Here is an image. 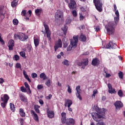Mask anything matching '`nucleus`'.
<instances>
[{
  "mask_svg": "<svg viewBox=\"0 0 125 125\" xmlns=\"http://www.w3.org/2000/svg\"><path fill=\"white\" fill-rule=\"evenodd\" d=\"M31 113L33 116L34 119L36 122H39V116H38V114L35 112V111L34 110H31Z\"/></svg>",
  "mask_w": 125,
  "mask_h": 125,
  "instance_id": "aec40b11",
  "label": "nucleus"
},
{
  "mask_svg": "<svg viewBox=\"0 0 125 125\" xmlns=\"http://www.w3.org/2000/svg\"><path fill=\"white\" fill-rule=\"evenodd\" d=\"M62 64L63 65H65V66H66L67 67H68V66H70V62H69V61H68L67 60L65 59L62 62Z\"/></svg>",
  "mask_w": 125,
  "mask_h": 125,
  "instance_id": "cd10ccee",
  "label": "nucleus"
},
{
  "mask_svg": "<svg viewBox=\"0 0 125 125\" xmlns=\"http://www.w3.org/2000/svg\"><path fill=\"white\" fill-rule=\"evenodd\" d=\"M0 42L2 44H4V41L2 40V38H1V34L0 33Z\"/></svg>",
  "mask_w": 125,
  "mask_h": 125,
  "instance_id": "c03bdc74",
  "label": "nucleus"
},
{
  "mask_svg": "<svg viewBox=\"0 0 125 125\" xmlns=\"http://www.w3.org/2000/svg\"><path fill=\"white\" fill-rule=\"evenodd\" d=\"M19 97L22 102H24V103L28 102V99L25 96V95L21 93L19 95Z\"/></svg>",
  "mask_w": 125,
  "mask_h": 125,
  "instance_id": "dca6fc26",
  "label": "nucleus"
},
{
  "mask_svg": "<svg viewBox=\"0 0 125 125\" xmlns=\"http://www.w3.org/2000/svg\"><path fill=\"white\" fill-rule=\"evenodd\" d=\"M18 1H19V0H14L11 3V6L16 7L17 4H18Z\"/></svg>",
  "mask_w": 125,
  "mask_h": 125,
  "instance_id": "393cba45",
  "label": "nucleus"
},
{
  "mask_svg": "<svg viewBox=\"0 0 125 125\" xmlns=\"http://www.w3.org/2000/svg\"><path fill=\"white\" fill-rule=\"evenodd\" d=\"M80 40L81 42H85V41H86V37H85V36L81 34Z\"/></svg>",
  "mask_w": 125,
  "mask_h": 125,
  "instance_id": "2f4dec72",
  "label": "nucleus"
},
{
  "mask_svg": "<svg viewBox=\"0 0 125 125\" xmlns=\"http://www.w3.org/2000/svg\"><path fill=\"white\" fill-rule=\"evenodd\" d=\"M21 15H23V16H26V10L22 11Z\"/></svg>",
  "mask_w": 125,
  "mask_h": 125,
  "instance_id": "052dcab7",
  "label": "nucleus"
},
{
  "mask_svg": "<svg viewBox=\"0 0 125 125\" xmlns=\"http://www.w3.org/2000/svg\"><path fill=\"white\" fill-rule=\"evenodd\" d=\"M118 94L120 97H123L124 94L123 93V91L122 90H119L118 92Z\"/></svg>",
  "mask_w": 125,
  "mask_h": 125,
  "instance_id": "e433bc0d",
  "label": "nucleus"
},
{
  "mask_svg": "<svg viewBox=\"0 0 125 125\" xmlns=\"http://www.w3.org/2000/svg\"><path fill=\"white\" fill-rule=\"evenodd\" d=\"M43 88V86L42 85L39 84L37 86L38 89H42V88Z\"/></svg>",
  "mask_w": 125,
  "mask_h": 125,
  "instance_id": "864d4df0",
  "label": "nucleus"
},
{
  "mask_svg": "<svg viewBox=\"0 0 125 125\" xmlns=\"http://www.w3.org/2000/svg\"><path fill=\"white\" fill-rule=\"evenodd\" d=\"M120 17H114V21H115V23L117 24V23H118V21H119V18Z\"/></svg>",
  "mask_w": 125,
  "mask_h": 125,
  "instance_id": "603ef678",
  "label": "nucleus"
},
{
  "mask_svg": "<svg viewBox=\"0 0 125 125\" xmlns=\"http://www.w3.org/2000/svg\"><path fill=\"white\" fill-rule=\"evenodd\" d=\"M14 38L15 40H18V39H20V40L21 41H26L27 39H28V36L25 35L24 33H19L18 34H15L14 36Z\"/></svg>",
  "mask_w": 125,
  "mask_h": 125,
  "instance_id": "20e7f679",
  "label": "nucleus"
},
{
  "mask_svg": "<svg viewBox=\"0 0 125 125\" xmlns=\"http://www.w3.org/2000/svg\"><path fill=\"white\" fill-rule=\"evenodd\" d=\"M4 80L2 78H0V83H3Z\"/></svg>",
  "mask_w": 125,
  "mask_h": 125,
  "instance_id": "0e129e2a",
  "label": "nucleus"
},
{
  "mask_svg": "<svg viewBox=\"0 0 125 125\" xmlns=\"http://www.w3.org/2000/svg\"><path fill=\"white\" fill-rule=\"evenodd\" d=\"M62 31H63L64 35L66 36V34H67V31H68V26L66 25H64L63 27L62 28Z\"/></svg>",
  "mask_w": 125,
  "mask_h": 125,
  "instance_id": "bb28decb",
  "label": "nucleus"
},
{
  "mask_svg": "<svg viewBox=\"0 0 125 125\" xmlns=\"http://www.w3.org/2000/svg\"><path fill=\"white\" fill-rule=\"evenodd\" d=\"M73 40H71L70 44L67 48V51H71L73 48H76L77 45H78L79 36H73Z\"/></svg>",
  "mask_w": 125,
  "mask_h": 125,
  "instance_id": "f03ea898",
  "label": "nucleus"
},
{
  "mask_svg": "<svg viewBox=\"0 0 125 125\" xmlns=\"http://www.w3.org/2000/svg\"><path fill=\"white\" fill-rule=\"evenodd\" d=\"M95 30L96 32H98V31L100 30V28L99 27V26H98L96 27V28H95Z\"/></svg>",
  "mask_w": 125,
  "mask_h": 125,
  "instance_id": "680f3d73",
  "label": "nucleus"
},
{
  "mask_svg": "<svg viewBox=\"0 0 125 125\" xmlns=\"http://www.w3.org/2000/svg\"><path fill=\"white\" fill-rule=\"evenodd\" d=\"M13 23L14 25H18V20L17 19L13 20Z\"/></svg>",
  "mask_w": 125,
  "mask_h": 125,
  "instance_id": "79ce46f5",
  "label": "nucleus"
},
{
  "mask_svg": "<svg viewBox=\"0 0 125 125\" xmlns=\"http://www.w3.org/2000/svg\"><path fill=\"white\" fill-rule=\"evenodd\" d=\"M43 26L45 28V32L43 31H42V32L43 34H45L46 33L48 41H49L50 42H51V38L50 37L51 33H50V30H49V27H48V25H47L45 23H43Z\"/></svg>",
  "mask_w": 125,
  "mask_h": 125,
  "instance_id": "39448f33",
  "label": "nucleus"
},
{
  "mask_svg": "<svg viewBox=\"0 0 125 125\" xmlns=\"http://www.w3.org/2000/svg\"><path fill=\"white\" fill-rule=\"evenodd\" d=\"M80 9L82 11H83V12L85 11V9H84V8H83V7H81Z\"/></svg>",
  "mask_w": 125,
  "mask_h": 125,
  "instance_id": "338daca9",
  "label": "nucleus"
},
{
  "mask_svg": "<svg viewBox=\"0 0 125 125\" xmlns=\"http://www.w3.org/2000/svg\"><path fill=\"white\" fill-rule=\"evenodd\" d=\"M21 89L22 92H26V88H25V87L23 86L21 87Z\"/></svg>",
  "mask_w": 125,
  "mask_h": 125,
  "instance_id": "13d9d810",
  "label": "nucleus"
},
{
  "mask_svg": "<svg viewBox=\"0 0 125 125\" xmlns=\"http://www.w3.org/2000/svg\"><path fill=\"white\" fill-rule=\"evenodd\" d=\"M97 92H98V91H97V89L94 90L93 92V94L92 95V98H95V94H97Z\"/></svg>",
  "mask_w": 125,
  "mask_h": 125,
  "instance_id": "4c0bfd02",
  "label": "nucleus"
},
{
  "mask_svg": "<svg viewBox=\"0 0 125 125\" xmlns=\"http://www.w3.org/2000/svg\"><path fill=\"white\" fill-rule=\"evenodd\" d=\"M13 46H14V41L13 40H10L8 42V47L9 50H13Z\"/></svg>",
  "mask_w": 125,
  "mask_h": 125,
  "instance_id": "a211bd4d",
  "label": "nucleus"
},
{
  "mask_svg": "<svg viewBox=\"0 0 125 125\" xmlns=\"http://www.w3.org/2000/svg\"><path fill=\"white\" fill-rule=\"evenodd\" d=\"M105 78H110L111 77V74L107 73L106 71H105Z\"/></svg>",
  "mask_w": 125,
  "mask_h": 125,
  "instance_id": "5fc2aeb1",
  "label": "nucleus"
},
{
  "mask_svg": "<svg viewBox=\"0 0 125 125\" xmlns=\"http://www.w3.org/2000/svg\"><path fill=\"white\" fill-rule=\"evenodd\" d=\"M108 92L109 93H111V94H116L117 93V91H116V90L115 89H113V87H112V85L110 83L108 84Z\"/></svg>",
  "mask_w": 125,
  "mask_h": 125,
  "instance_id": "2eb2a0df",
  "label": "nucleus"
},
{
  "mask_svg": "<svg viewBox=\"0 0 125 125\" xmlns=\"http://www.w3.org/2000/svg\"><path fill=\"white\" fill-rule=\"evenodd\" d=\"M39 108H40V106L34 105V110H35L36 113H38V114L40 113V109H39Z\"/></svg>",
  "mask_w": 125,
  "mask_h": 125,
  "instance_id": "c9c22d12",
  "label": "nucleus"
},
{
  "mask_svg": "<svg viewBox=\"0 0 125 125\" xmlns=\"http://www.w3.org/2000/svg\"><path fill=\"white\" fill-rule=\"evenodd\" d=\"M62 47V41L61 39H59L55 43L54 49L55 51H57V49Z\"/></svg>",
  "mask_w": 125,
  "mask_h": 125,
  "instance_id": "1a4fd4ad",
  "label": "nucleus"
},
{
  "mask_svg": "<svg viewBox=\"0 0 125 125\" xmlns=\"http://www.w3.org/2000/svg\"><path fill=\"white\" fill-rule=\"evenodd\" d=\"M55 18L57 20H62V18H63V12L58 10L55 14Z\"/></svg>",
  "mask_w": 125,
  "mask_h": 125,
  "instance_id": "9d476101",
  "label": "nucleus"
},
{
  "mask_svg": "<svg viewBox=\"0 0 125 125\" xmlns=\"http://www.w3.org/2000/svg\"><path fill=\"white\" fill-rule=\"evenodd\" d=\"M7 103L5 102H3V103H1V106L2 107V108H5V106H6V104Z\"/></svg>",
  "mask_w": 125,
  "mask_h": 125,
  "instance_id": "de8ad7c7",
  "label": "nucleus"
},
{
  "mask_svg": "<svg viewBox=\"0 0 125 125\" xmlns=\"http://www.w3.org/2000/svg\"><path fill=\"white\" fill-rule=\"evenodd\" d=\"M39 102L41 106H42V105H43V101L42 100H39Z\"/></svg>",
  "mask_w": 125,
  "mask_h": 125,
  "instance_id": "bf43d9fd",
  "label": "nucleus"
},
{
  "mask_svg": "<svg viewBox=\"0 0 125 125\" xmlns=\"http://www.w3.org/2000/svg\"><path fill=\"white\" fill-rule=\"evenodd\" d=\"M66 125H75V120L73 118H69L66 120L65 122Z\"/></svg>",
  "mask_w": 125,
  "mask_h": 125,
  "instance_id": "f3484780",
  "label": "nucleus"
},
{
  "mask_svg": "<svg viewBox=\"0 0 125 125\" xmlns=\"http://www.w3.org/2000/svg\"><path fill=\"white\" fill-rule=\"evenodd\" d=\"M105 109L102 108L99 112H93L91 113L92 117L96 122H99L100 119H105Z\"/></svg>",
  "mask_w": 125,
  "mask_h": 125,
  "instance_id": "f257e3e1",
  "label": "nucleus"
},
{
  "mask_svg": "<svg viewBox=\"0 0 125 125\" xmlns=\"http://www.w3.org/2000/svg\"><path fill=\"white\" fill-rule=\"evenodd\" d=\"M71 20L70 18H67V19L66 20V24H70L71 23Z\"/></svg>",
  "mask_w": 125,
  "mask_h": 125,
  "instance_id": "8fccbe9b",
  "label": "nucleus"
},
{
  "mask_svg": "<svg viewBox=\"0 0 125 125\" xmlns=\"http://www.w3.org/2000/svg\"><path fill=\"white\" fill-rule=\"evenodd\" d=\"M97 125H106L103 122H100L97 124Z\"/></svg>",
  "mask_w": 125,
  "mask_h": 125,
  "instance_id": "4d7b16f0",
  "label": "nucleus"
},
{
  "mask_svg": "<svg viewBox=\"0 0 125 125\" xmlns=\"http://www.w3.org/2000/svg\"><path fill=\"white\" fill-rule=\"evenodd\" d=\"M10 107L12 112H14L15 111V105L13 104L10 103Z\"/></svg>",
  "mask_w": 125,
  "mask_h": 125,
  "instance_id": "473e14b6",
  "label": "nucleus"
},
{
  "mask_svg": "<svg viewBox=\"0 0 125 125\" xmlns=\"http://www.w3.org/2000/svg\"><path fill=\"white\" fill-rule=\"evenodd\" d=\"M20 123H21V125H23V123H24V120L23 119H21Z\"/></svg>",
  "mask_w": 125,
  "mask_h": 125,
  "instance_id": "69168bd1",
  "label": "nucleus"
},
{
  "mask_svg": "<svg viewBox=\"0 0 125 125\" xmlns=\"http://www.w3.org/2000/svg\"><path fill=\"white\" fill-rule=\"evenodd\" d=\"M42 10L41 9H37L35 10V13L37 16H40L42 14Z\"/></svg>",
  "mask_w": 125,
  "mask_h": 125,
  "instance_id": "c756f323",
  "label": "nucleus"
},
{
  "mask_svg": "<svg viewBox=\"0 0 125 125\" xmlns=\"http://www.w3.org/2000/svg\"><path fill=\"white\" fill-rule=\"evenodd\" d=\"M105 29L108 35H114L115 33V24H114V22H110L107 23L105 26Z\"/></svg>",
  "mask_w": 125,
  "mask_h": 125,
  "instance_id": "7ed1b4c3",
  "label": "nucleus"
},
{
  "mask_svg": "<svg viewBox=\"0 0 125 125\" xmlns=\"http://www.w3.org/2000/svg\"><path fill=\"white\" fill-rule=\"evenodd\" d=\"M34 44H35V47H38V46L39 45V44H40V41H39L38 38L34 37Z\"/></svg>",
  "mask_w": 125,
  "mask_h": 125,
  "instance_id": "a878e982",
  "label": "nucleus"
},
{
  "mask_svg": "<svg viewBox=\"0 0 125 125\" xmlns=\"http://www.w3.org/2000/svg\"><path fill=\"white\" fill-rule=\"evenodd\" d=\"M72 13L73 16L74 17H76V16L77 15V11L73 10V11H72Z\"/></svg>",
  "mask_w": 125,
  "mask_h": 125,
  "instance_id": "37998d69",
  "label": "nucleus"
},
{
  "mask_svg": "<svg viewBox=\"0 0 125 125\" xmlns=\"http://www.w3.org/2000/svg\"><path fill=\"white\" fill-rule=\"evenodd\" d=\"M93 3L96 6V9L99 12L102 11V2L101 0H93Z\"/></svg>",
  "mask_w": 125,
  "mask_h": 125,
  "instance_id": "423d86ee",
  "label": "nucleus"
},
{
  "mask_svg": "<svg viewBox=\"0 0 125 125\" xmlns=\"http://www.w3.org/2000/svg\"><path fill=\"white\" fill-rule=\"evenodd\" d=\"M45 98L46 99H47V100H50V99L52 98V95L50 94L48 96H46Z\"/></svg>",
  "mask_w": 125,
  "mask_h": 125,
  "instance_id": "09e8293b",
  "label": "nucleus"
},
{
  "mask_svg": "<svg viewBox=\"0 0 125 125\" xmlns=\"http://www.w3.org/2000/svg\"><path fill=\"white\" fill-rule=\"evenodd\" d=\"M69 3L68 4V6L70 9H76L77 8V3L75 0H69Z\"/></svg>",
  "mask_w": 125,
  "mask_h": 125,
  "instance_id": "6e6552de",
  "label": "nucleus"
},
{
  "mask_svg": "<svg viewBox=\"0 0 125 125\" xmlns=\"http://www.w3.org/2000/svg\"><path fill=\"white\" fill-rule=\"evenodd\" d=\"M118 75L120 79H123L124 78V75L123 74V72H120L118 73Z\"/></svg>",
  "mask_w": 125,
  "mask_h": 125,
  "instance_id": "49530a36",
  "label": "nucleus"
},
{
  "mask_svg": "<svg viewBox=\"0 0 125 125\" xmlns=\"http://www.w3.org/2000/svg\"><path fill=\"white\" fill-rule=\"evenodd\" d=\"M45 85L48 86V87H50V86L51 85V83L50 82V80L48 79L46 81L45 83Z\"/></svg>",
  "mask_w": 125,
  "mask_h": 125,
  "instance_id": "f704fd0d",
  "label": "nucleus"
},
{
  "mask_svg": "<svg viewBox=\"0 0 125 125\" xmlns=\"http://www.w3.org/2000/svg\"><path fill=\"white\" fill-rule=\"evenodd\" d=\"M105 48H110L111 47L112 49H115L117 47V44L112 42H109L108 43L104 45Z\"/></svg>",
  "mask_w": 125,
  "mask_h": 125,
  "instance_id": "f8f14e48",
  "label": "nucleus"
},
{
  "mask_svg": "<svg viewBox=\"0 0 125 125\" xmlns=\"http://www.w3.org/2000/svg\"><path fill=\"white\" fill-rule=\"evenodd\" d=\"M78 66H82V69H85V66L88 65V60L87 59H83L81 62H77Z\"/></svg>",
  "mask_w": 125,
  "mask_h": 125,
  "instance_id": "0eeeda50",
  "label": "nucleus"
},
{
  "mask_svg": "<svg viewBox=\"0 0 125 125\" xmlns=\"http://www.w3.org/2000/svg\"><path fill=\"white\" fill-rule=\"evenodd\" d=\"M84 18V17H83V15H80V21H83V20Z\"/></svg>",
  "mask_w": 125,
  "mask_h": 125,
  "instance_id": "e2e57ef3",
  "label": "nucleus"
},
{
  "mask_svg": "<svg viewBox=\"0 0 125 125\" xmlns=\"http://www.w3.org/2000/svg\"><path fill=\"white\" fill-rule=\"evenodd\" d=\"M24 85L25 87L27 88L29 94H31V89H30V86H29V84H28V83H27L26 82H25Z\"/></svg>",
  "mask_w": 125,
  "mask_h": 125,
  "instance_id": "72a5a7b5",
  "label": "nucleus"
},
{
  "mask_svg": "<svg viewBox=\"0 0 125 125\" xmlns=\"http://www.w3.org/2000/svg\"><path fill=\"white\" fill-rule=\"evenodd\" d=\"M92 64L93 66H96V65H98L99 64V60L98 59H94L92 60Z\"/></svg>",
  "mask_w": 125,
  "mask_h": 125,
  "instance_id": "5701e85b",
  "label": "nucleus"
},
{
  "mask_svg": "<svg viewBox=\"0 0 125 125\" xmlns=\"http://www.w3.org/2000/svg\"><path fill=\"white\" fill-rule=\"evenodd\" d=\"M9 100V97L7 94H4L3 96V97H1V101L2 102H6L7 103V101Z\"/></svg>",
  "mask_w": 125,
  "mask_h": 125,
  "instance_id": "4be33fe9",
  "label": "nucleus"
},
{
  "mask_svg": "<svg viewBox=\"0 0 125 125\" xmlns=\"http://www.w3.org/2000/svg\"><path fill=\"white\" fill-rule=\"evenodd\" d=\"M40 77L41 79H42L43 81L46 80V75L44 74V73H42L40 74Z\"/></svg>",
  "mask_w": 125,
  "mask_h": 125,
  "instance_id": "7c9ffc66",
  "label": "nucleus"
},
{
  "mask_svg": "<svg viewBox=\"0 0 125 125\" xmlns=\"http://www.w3.org/2000/svg\"><path fill=\"white\" fill-rule=\"evenodd\" d=\"M16 68H17V69H21V64L17 63L16 64Z\"/></svg>",
  "mask_w": 125,
  "mask_h": 125,
  "instance_id": "a18cd8bd",
  "label": "nucleus"
},
{
  "mask_svg": "<svg viewBox=\"0 0 125 125\" xmlns=\"http://www.w3.org/2000/svg\"><path fill=\"white\" fill-rule=\"evenodd\" d=\"M68 89H67V91L69 93H72V89H71V87H70V85H67Z\"/></svg>",
  "mask_w": 125,
  "mask_h": 125,
  "instance_id": "3c124183",
  "label": "nucleus"
},
{
  "mask_svg": "<svg viewBox=\"0 0 125 125\" xmlns=\"http://www.w3.org/2000/svg\"><path fill=\"white\" fill-rule=\"evenodd\" d=\"M20 114L21 117H24L26 116V113L24 112V110L22 108L20 109Z\"/></svg>",
  "mask_w": 125,
  "mask_h": 125,
  "instance_id": "c85d7f7f",
  "label": "nucleus"
},
{
  "mask_svg": "<svg viewBox=\"0 0 125 125\" xmlns=\"http://www.w3.org/2000/svg\"><path fill=\"white\" fill-rule=\"evenodd\" d=\"M20 54L21 57H25L26 58V53L24 51H21L20 53Z\"/></svg>",
  "mask_w": 125,
  "mask_h": 125,
  "instance_id": "ea45409f",
  "label": "nucleus"
},
{
  "mask_svg": "<svg viewBox=\"0 0 125 125\" xmlns=\"http://www.w3.org/2000/svg\"><path fill=\"white\" fill-rule=\"evenodd\" d=\"M13 59L16 61H18V60H19V56H18V55H15L13 57Z\"/></svg>",
  "mask_w": 125,
  "mask_h": 125,
  "instance_id": "a19ab883",
  "label": "nucleus"
},
{
  "mask_svg": "<svg viewBox=\"0 0 125 125\" xmlns=\"http://www.w3.org/2000/svg\"><path fill=\"white\" fill-rule=\"evenodd\" d=\"M76 90L77 91L76 96L77 98H79L80 100H82V96H81V91H82V90L81 89V86L78 85L76 88Z\"/></svg>",
  "mask_w": 125,
  "mask_h": 125,
  "instance_id": "9b49d317",
  "label": "nucleus"
},
{
  "mask_svg": "<svg viewBox=\"0 0 125 125\" xmlns=\"http://www.w3.org/2000/svg\"><path fill=\"white\" fill-rule=\"evenodd\" d=\"M31 77H32V79H35L36 78H38V74H37V73H32L31 74Z\"/></svg>",
  "mask_w": 125,
  "mask_h": 125,
  "instance_id": "58836bf2",
  "label": "nucleus"
},
{
  "mask_svg": "<svg viewBox=\"0 0 125 125\" xmlns=\"http://www.w3.org/2000/svg\"><path fill=\"white\" fill-rule=\"evenodd\" d=\"M114 106H115L116 109H120L122 107H124V104L121 101H117L114 104Z\"/></svg>",
  "mask_w": 125,
  "mask_h": 125,
  "instance_id": "ddd939ff",
  "label": "nucleus"
},
{
  "mask_svg": "<svg viewBox=\"0 0 125 125\" xmlns=\"http://www.w3.org/2000/svg\"><path fill=\"white\" fill-rule=\"evenodd\" d=\"M67 46H68V44L67 43H63V47H64L65 48H66V47H67Z\"/></svg>",
  "mask_w": 125,
  "mask_h": 125,
  "instance_id": "774afa93",
  "label": "nucleus"
},
{
  "mask_svg": "<svg viewBox=\"0 0 125 125\" xmlns=\"http://www.w3.org/2000/svg\"><path fill=\"white\" fill-rule=\"evenodd\" d=\"M23 74L24 78H25V79H27L29 83H31L32 81L30 80V78H29V76L27 74V72H26L25 70L23 71Z\"/></svg>",
  "mask_w": 125,
  "mask_h": 125,
  "instance_id": "b1692460",
  "label": "nucleus"
},
{
  "mask_svg": "<svg viewBox=\"0 0 125 125\" xmlns=\"http://www.w3.org/2000/svg\"><path fill=\"white\" fill-rule=\"evenodd\" d=\"M47 115L49 119H52L54 117V111L47 109Z\"/></svg>",
  "mask_w": 125,
  "mask_h": 125,
  "instance_id": "6ab92c4d",
  "label": "nucleus"
},
{
  "mask_svg": "<svg viewBox=\"0 0 125 125\" xmlns=\"http://www.w3.org/2000/svg\"><path fill=\"white\" fill-rule=\"evenodd\" d=\"M62 116V124H65L67 121V114L65 112H62L61 113Z\"/></svg>",
  "mask_w": 125,
  "mask_h": 125,
  "instance_id": "4468645a",
  "label": "nucleus"
},
{
  "mask_svg": "<svg viewBox=\"0 0 125 125\" xmlns=\"http://www.w3.org/2000/svg\"><path fill=\"white\" fill-rule=\"evenodd\" d=\"M73 104L72 100L69 99L65 100L64 106L65 107H71V105Z\"/></svg>",
  "mask_w": 125,
  "mask_h": 125,
  "instance_id": "412c9836",
  "label": "nucleus"
},
{
  "mask_svg": "<svg viewBox=\"0 0 125 125\" xmlns=\"http://www.w3.org/2000/svg\"><path fill=\"white\" fill-rule=\"evenodd\" d=\"M115 13L117 17H120V14L119 13L118 10L115 11Z\"/></svg>",
  "mask_w": 125,
  "mask_h": 125,
  "instance_id": "6e6d98bb",
  "label": "nucleus"
}]
</instances>
